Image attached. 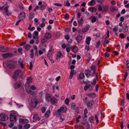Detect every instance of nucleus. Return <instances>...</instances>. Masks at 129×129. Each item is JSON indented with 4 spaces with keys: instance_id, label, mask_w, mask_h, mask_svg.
<instances>
[{
    "instance_id": "nucleus-48",
    "label": "nucleus",
    "mask_w": 129,
    "mask_h": 129,
    "mask_svg": "<svg viewBox=\"0 0 129 129\" xmlns=\"http://www.w3.org/2000/svg\"><path fill=\"white\" fill-rule=\"evenodd\" d=\"M86 55L88 57V59L89 60H90L91 58L90 53H88L86 54Z\"/></svg>"
},
{
    "instance_id": "nucleus-56",
    "label": "nucleus",
    "mask_w": 129,
    "mask_h": 129,
    "mask_svg": "<svg viewBox=\"0 0 129 129\" xmlns=\"http://www.w3.org/2000/svg\"><path fill=\"white\" fill-rule=\"evenodd\" d=\"M81 13L77 12V17L79 18H80L81 15Z\"/></svg>"
},
{
    "instance_id": "nucleus-55",
    "label": "nucleus",
    "mask_w": 129,
    "mask_h": 129,
    "mask_svg": "<svg viewBox=\"0 0 129 129\" xmlns=\"http://www.w3.org/2000/svg\"><path fill=\"white\" fill-rule=\"evenodd\" d=\"M107 36L105 38V39H108L109 37V31L108 30L107 31Z\"/></svg>"
},
{
    "instance_id": "nucleus-39",
    "label": "nucleus",
    "mask_w": 129,
    "mask_h": 129,
    "mask_svg": "<svg viewBox=\"0 0 129 129\" xmlns=\"http://www.w3.org/2000/svg\"><path fill=\"white\" fill-rule=\"evenodd\" d=\"M46 4L45 5H43L41 6L40 8V9L41 10H43L45 9L46 8Z\"/></svg>"
},
{
    "instance_id": "nucleus-24",
    "label": "nucleus",
    "mask_w": 129,
    "mask_h": 129,
    "mask_svg": "<svg viewBox=\"0 0 129 129\" xmlns=\"http://www.w3.org/2000/svg\"><path fill=\"white\" fill-rule=\"evenodd\" d=\"M88 10L92 13L95 12L96 10L94 7H90L88 8Z\"/></svg>"
},
{
    "instance_id": "nucleus-53",
    "label": "nucleus",
    "mask_w": 129,
    "mask_h": 129,
    "mask_svg": "<svg viewBox=\"0 0 129 129\" xmlns=\"http://www.w3.org/2000/svg\"><path fill=\"white\" fill-rule=\"evenodd\" d=\"M30 87L31 89L33 90H35L36 89V88L34 85L31 86Z\"/></svg>"
},
{
    "instance_id": "nucleus-27",
    "label": "nucleus",
    "mask_w": 129,
    "mask_h": 129,
    "mask_svg": "<svg viewBox=\"0 0 129 129\" xmlns=\"http://www.w3.org/2000/svg\"><path fill=\"white\" fill-rule=\"evenodd\" d=\"M110 9L111 12H113L114 11H117V8L116 7L112 6L110 8Z\"/></svg>"
},
{
    "instance_id": "nucleus-18",
    "label": "nucleus",
    "mask_w": 129,
    "mask_h": 129,
    "mask_svg": "<svg viewBox=\"0 0 129 129\" xmlns=\"http://www.w3.org/2000/svg\"><path fill=\"white\" fill-rule=\"evenodd\" d=\"M38 103L36 100H35L31 102V104L32 105L33 107L35 108L38 104Z\"/></svg>"
},
{
    "instance_id": "nucleus-35",
    "label": "nucleus",
    "mask_w": 129,
    "mask_h": 129,
    "mask_svg": "<svg viewBox=\"0 0 129 129\" xmlns=\"http://www.w3.org/2000/svg\"><path fill=\"white\" fill-rule=\"evenodd\" d=\"M83 18H81L78 21V23L79 25H81L83 24Z\"/></svg>"
},
{
    "instance_id": "nucleus-52",
    "label": "nucleus",
    "mask_w": 129,
    "mask_h": 129,
    "mask_svg": "<svg viewBox=\"0 0 129 129\" xmlns=\"http://www.w3.org/2000/svg\"><path fill=\"white\" fill-rule=\"evenodd\" d=\"M128 75V73L127 72H126L125 73V75H124V79L123 80H125L127 78Z\"/></svg>"
},
{
    "instance_id": "nucleus-58",
    "label": "nucleus",
    "mask_w": 129,
    "mask_h": 129,
    "mask_svg": "<svg viewBox=\"0 0 129 129\" xmlns=\"http://www.w3.org/2000/svg\"><path fill=\"white\" fill-rule=\"evenodd\" d=\"M41 111H42V112L43 113H44L45 112V111H46V109H45V108L44 107H42L41 109Z\"/></svg>"
},
{
    "instance_id": "nucleus-40",
    "label": "nucleus",
    "mask_w": 129,
    "mask_h": 129,
    "mask_svg": "<svg viewBox=\"0 0 129 129\" xmlns=\"http://www.w3.org/2000/svg\"><path fill=\"white\" fill-rule=\"evenodd\" d=\"M47 39L45 38H42L41 40V42L42 44H43L45 42H46L47 41Z\"/></svg>"
},
{
    "instance_id": "nucleus-7",
    "label": "nucleus",
    "mask_w": 129,
    "mask_h": 129,
    "mask_svg": "<svg viewBox=\"0 0 129 129\" xmlns=\"http://www.w3.org/2000/svg\"><path fill=\"white\" fill-rule=\"evenodd\" d=\"M8 47H4L0 45V51L1 52H4L7 51L8 50Z\"/></svg>"
},
{
    "instance_id": "nucleus-22",
    "label": "nucleus",
    "mask_w": 129,
    "mask_h": 129,
    "mask_svg": "<svg viewBox=\"0 0 129 129\" xmlns=\"http://www.w3.org/2000/svg\"><path fill=\"white\" fill-rule=\"evenodd\" d=\"M95 4V0H91L88 2V5L89 6H93Z\"/></svg>"
},
{
    "instance_id": "nucleus-12",
    "label": "nucleus",
    "mask_w": 129,
    "mask_h": 129,
    "mask_svg": "<svg viewBox=\"0 0 129 129\" xmlns=\"http://www.w3.org/2000/svg\"><path fill=\"white\" fill-rule=\"evenodd\" d=\"M10 119L11 122H12L15 123L16 121V118L17 116H12V115H10Z\"/></svg>"
},
{
    "instance_id": "nucleus-43",
    "label": "nucleus",
    "mask_w": 129,
    "mask_h": 129,
    "mask_svg": "<svg viewBox=\"0 0 129 129\" xmlns=\"http://www.w3.org/2000/svg\"><path fill=\"white\" fill-rule=\"evenodd\" d=\"M91 70L92 71H96L95 70V67L94 65H92L91 68Z\"/></svg>"
},
{
    "instance_id": "nucleus-51",
    "label": "nucleus",
    "mask_w": 129,
    "mask_h": 129,
    "mask_svg": "<svg viewBox=\"0 0 129 129\" xmlns=\"http://www.w3.org/2000/svg\"><path fill=\"white\" fill-rule=\"evenodd\" d=\"M65 102L66 105H68L69 103V99L68 98L66 99L65 100Z\"/></svg>"
},
{
    "instance_id": "nucleus-3",
    "label": "nucleus",
    "mask_w": 129,
    "mask_h": 129,
    "mask_svg": "<svg viewBox=\"0 0 129 129\" xmlns=\"http://www.w3.org/2000/svg\"><path fill=\"white\" fill-rule=\"evenodd\" d=\"M8 117L4 113L0 114V120L3 121H6L8 120Z\"/></svg>"
},
{
    "instance_id": "nucleus-9",
    "label": "nucleus",
    "mask_w": 129,
    "mask_h": 129,
    "mask_svg": "<svg viewBox=\"0 0 129 129\" xmlns=\"http://www.w3.org/2000/svg\"><path fill=\"white\" fill-rule=\"evenodd\" d=\"M52 47H51L50 48L47 54V56L49 59H50L51 58L52 55Z\"/></svg>"
},
{
    "instance_id": "nucleus-63",
    "label": "nucleus",
    "mask_w": 129,
    "mask_h": 129,
    "mask_svg": "<svg viewBox=\"0 0 129 129\" xmlns=\"http://www.w3.org/2000/svg\"><path fill=\"white\" fill-rule=\"evenodd\" d=\"M64 38L65 39H67V40H68L70 38L69 36L68 35H67L65 36Z\"/></svg>"
},
{
    "instance_id": "nucleus-32",
    "label": "nucleus",
    "mask_w": 129,
    "mask_h": 129,
    "mask_svg": "<svg viewBox=\"0 0 129 129\" xmlns=\"http://www.w3.org/2000/svg\"><path fill=\"white\" fill-rule=\"evenodd\" d=\"M35 14L33 13H31L30 14L29 17V19L30 20H31L34 17Z\"/></svg>"
},
{
    "instance_id": "nucleus-62",
    "label": "nucleus",
    "mask_w": 129,
    "mask_h": 129,
    "mask_svg": "<svg viewBox=\"0 0 129 129\" xmlns=\"http://www.w3.org/2000/svg\"><path fill=\"white\" fill-rule=\"evenodd\" d=\"M19 6L20 9H24V8L23 7L22 5V4H19Z\"/></svg>"
},
{
    "instance_id": "nucleus-28",
    "label": "nucleus",
    "mask_w": 129,
    "mask_h": 129,
    "mask_svg": "<svg viewBox=\"0 0 129 129\" xmlns=\"http://www.w3.org/2000/svg\"><path fill=\"white\" fill-rule=\"evenodd\" d=\"M50 113V110H47L45 114V116L47 118H48Z\"/></svg>"
},
{
    "instance_id": "nucleus-10",
    "label": "nucleus",
    "mask_w": 129,
    "mask_h": 129,
    "mask_svg": "<svg viewBox=\"0 0 129 129\" xmlns=\"http://www.w3.org/2000/svg\"><path fill=\"white\" fill-rule=\"evenodd\" d=\"M13 54L12 53H8L3 54L2 56L4 58H7L8 57L13 56Z\"/></svg>"
},
{
    "instance_id": "nucleus-46",
    "label": "nucleus",
    "mask_w": 129,
    "mask_h": 129,
    "mask_svg": "<svg viewBox=\"0 0 129 129\" xmlns=\"http://www.w3.org/2000/svg\"><path fill=\"white\" fill-rule=\"evenodd\" d=\"M30 126V124H25L24 125V127L26 129H28L29 128Z\"/></svg>"
},
{
    "instance_id": "nucleus-26",
    "label": "nucleus",
    "mask_w": 129,
    "mask_h": 129,
    "mask_svg": "<svg viewBox=\"0 0 129 129\" xmlns=\"http://www.w3.org/2000/svg\"><path fill=\"white\" fill-rule=\"evenodd\" d=\"M90 19L91 20L92 23H94L96 21V19L95 16H92L90 18Z\"/></svg>"
},
{
    "instance_id": "nucleus-31",
    "label": "nucleus",
    "mask_w": 129,
    "mask_h": 129,
    "mask_svg": "<svg viewBox=\"0 0 129 129\" xmlns=\"http://www.w3.org/2000/svg\"><path fill=\"white\" fill-rule=\"evenodd\" d=\"M91 38L90 37H88L86 39V42L87 44L88 45L90 44Z\"/></svg>"
},
{
    "instance_id": "nucleus-14",
    "label": "nucleus",
    "mask_w": 129,
    "mask_h": 129,
    "mask_svg": "<svg viewBox=\"0 0 129 129\" xmlns=\"http://www.w3.org/2000/svg\"><path fill=\"white\" fill-rule=\"evenodd\" d=\"M21 82H17L15 83L14 85V87L15 88H19L20 87Z\"/></svg>"
},
{
    "instance_id": "nucleus-23",
    "label": "nucleus",
    "mask_w": 129,
    "mask_h": 129,
    "mask_svg": "<svg viewBox=\"0 0 129 129\" xmlns=\"http://www.w3.org/2000/svg\"><path fill=\"white\" fill-rule=\"evenodd\" d=\"M52 35L51 34L49 33H47L45 35V38L47 39H49L51 37Z\"/></svg>"
},
{
    "instance_id": "nucleus-38",
    "label": "nucleus",
    "mask_w": 129,
    "mask_h": 129,
    "mask_svg": "<svg viewBox=\"0 0 129 129\" xmlns=\"http://www.w3.org/2000/svg\"><path fill=\"white\" fill-rule=\"evenodd\" d=\"M85 77L84 73H81L79 75V78L81 79H82L84 78Z\"/></svg>"
},
{
    "instance_id": "nucleus-25",
    "label": "nucleus",
    "mask_w": 129,
    "mask_h": 129,
    "mask_svg": "<svg viewBox=\"0 0 129 129\" xmlns=\"http://www.w3.org/2000/svg\"><path fill=\"white\" fill-rule=\"evenodd\" d=\"M63 57V55L62 53L58 51L57 52L56 57L58 58H62Z\"/></svg>"
},
{
    "instance_id": "nucleus-60",
    "label": "nucleus",
    "mask_w": 129,
    "mask_h": 129,
    "mask_svg": "<svg viewBox=\"0 0 129 129\" xmlns=\"http://www.w3.org/2000/svg\"><path fill=\"white\" fill-rule=\"evenodd\" d=\"M70 17L68 15L67 13H66L65 14V16H64V18L65 19H68Z\"/></svg>"
},
{
    "instance_id": "nucleus-36",
    "label": "nucleus",
    "mask_w": 129,
    "mask_h": 129,
    "mask_svg": "<svg viewBox=\"0 0 129 129\" xmlns=\"http://www.w3.org/2000/svg\"><path fill=\"white\" fill-rule=\"evenodd\" d=\"M103 8L105 11H107L108 9V5H105L103 7Z\"/></svg>"
},
{
    "instance_id": "nucleus-59",
    "label": "nucleus",
    "mask_w": 129,
    "mask_h": 129,
    "mask_svg": "<svg viewBox=\"0 0 129 129\" xmlns=\"http://www.w3.org/2000/svg\"><path fill=\"white\" fill-rule=\"evenodd\" d=\"M126 62L127 63L126 64V66L127 68L129 69V61L127 60L126 61Z\"/></svg>"
},
{
    "instance_id": "nucleus-44",
    "label": "nucleus",
    "mask_w": 129,
    "mask_h": 129,
    "mask_svg": "<svg viewBox=\"0 0 129 129\" xmlns=\"http://www.w3.org/2000/svg\"><path fill=\"white\" fill-rule=\"evenodd\" d=\"M96 80L95 79H93L92 81L91 82V83L92 85H95L96 84Z\"/></svg>"
},
{
    "instance_id": "nucleus-21",
    "label": "nucleus",
    "mask_w": 129,
    "mask_h": 129,
    "mask_svg": "<svg viewBox=\"0 0 129 129\" xmlns=\"http://www.w3.org/2000/svg\"><path fill=\"white\" fill-rule=\"evenodd\" d=\"M26 92L28 93H30L31 95H35V92L34 91H32L29 89H27V88H25Z\"/></svg>"
},
{
    "instance_id": "nucleus-17",
    "label": "nucleus",
    "mask_w": 129,
    "mask_h": 129,
    "mask_svg": "<svg viewBox=\"0 0 129 129\" xmlns=\"http://www.w3.org/2000/svg\"><path fill=\"white\" fill-rule=\"evenodd\" d=\"M28 120L26 119H19V122L21 123H25L28 122Z\"/></svg>"
},
{
    "instance_id": "nucleus-2",
    "label": "nucleus",
    "mask_w": 129,
    "mask_h": 129,
    "mask_svg": "<svg viewBox=\"0 0 129 129\" xmlns=\"http://www.w3.org/2000/svg\"><path fill=\"white\" fill-rule=\"evenodd\" d=\"M22 74V72L21 70L20 69H18L14 72L13 77L14 79H16L20 77Z\"/></svg>"
},
{
    "instance_id": "nucleus-20",
    "label": "nucleus",
    "mask_w": 129,
    "mask_h": 129,
    "mask_svg": "<svg viewBox=\"0 0 129 129\" xmlns=\"http://www.w3.org/2000/svg\"><path fill=\"white\" fill-rule=\"evenodd\" d=\"M33 118L35 121H39L40 119V118L38 116L37 114H35L34 115Z\"/></svg>"
},
{
    "instance_id": "nucleus-1",
    "label": "nucleus",
    "mask_w": 129,
    "mask_h": 129,
    "mask_svg": "<svg viewBox=\"0 0 129 129\" xmlns=\"http://www.w3.org/2000/svg\"><path fill=\"white\" fill-rule=\"evenodd\" d=\"M67 109V108L65 105H63L60 108L58 109L56 114V117H59L61 115V113H66Z\"/></svg>"
},
{
    "instance_id": "nucleus-61",
    "label": "nucleus",
    "mask_w": 129,
    "mask_h": 129,
    "mask_svg": "<svg viewBox=\"0 0 129 129\" xmlns=\"http://www.w3.org/2000/svg\"><path fill=\"white\" fill-rule=\"evenodd\" d=\"M104 56L105 57L108 58L109 57V55L107 52H106L104 54Z\"/></svg>"
},
{
    "instance_id": "nucleus-33",
    "label": "nucleus",
    "mask_w": 129,
    "mask_h": 129,
    "mask_svg": "<svg viewBox=\"0 0 129 129\" xmlns=\"http://www.w3.org/2000/svg\"><path fill=\"white\" fill-rule=\"evenodd\" d=\"M7 67L9 68H12L14 67V65L12 63H8L7 64Z\"/></svg>"
},
{
    "instance_id": "nucleus-4",
    "label": "nucleus",
    "mask_w": 129,
    "mask_h": 129,
    "mask_svg": "<svg viewBox=\"0 0 129 129\" xmlns=\"http://www.w3.org/2000/svg\"><path fill=\"white\" fill-rule=\"evenodd\" d=\"M27 81L25 83V88H27V87L29 86L30 85V83H31L33 81V79L30 77H29L27 78Z\"/></svg>"
},
{
    "instance_id": "nucleus-49",
    "label": "nucleus",
    "mask_w": 129,
    "mask_h": 129,
    "mask_svg": "<svg viewBox=\"0 0 129 129\" xmlns=\"http://www.w3.org/2000/svg\"><path fill=\"white\" fill-rule=\"evenodd\" d=\"M95 118L96 120V123H98L99 120L98 118V115H95Z\"/></svg>"
},
{
    "instance_id": "nucleus-54",
    "label": "nucleus",
    "mask_w": 129,
    "mask_h": 129,
    "mask_svg": "<svg viewBox=\"0 0 129 129\" xmlns=\"http://www.w3.org/2000/svg\"><path fill=\"white\" fill-rule=\"evenodd\" d=\"M11 123L10 124H9V127L10 128L12 127L14 125V123L12 122H11Z\"/></svg>"
},
{
    "instance_id": "nucleus-6",
    "label": "nucleus",
    "mask_w": 129,
    "mask_h": 129,
    "mask_svg": "<svg viewBox=\"0 0 129 129\" xmlns=\"http://www.w3.org/2000/svg\"><path fill=\"white\" fill-rule=\"evenodd\" d=\"M25 17V13L24 12H21L20 14L19 18L20 20H23Z\"/></svg>"
},
{
    "instance_id": "nucleus-5",
    "label": "nucleus",
    "mask_w": 129,
    "mask_h": 129,
    "mask_svg": "<svg viewBox=\"0 0 129 129\" xmlns=\"http://www.w3.org/2000/svg\"><path fill=\"white\" fill-rule=\"evenodd\" d=\"M50 102L52 105H54L57 104L58 103V100L55 97L53 96L52 97Z\"/></svg>"
},
{
    "instance_id": "nucleus-19",
    "label": "nucleus",
    "mask_w": 129,
    "mask_h": 129,
    "mask_svg": "<svg viewBox=\"0 0 129 129\" xmlns=\"http://www.w3.org/2000/svg\"><path fill=\"white\" fill-rule=\"evenodd\" d=\"M87 95L89 97L94 98L95 97L96 94L95 93H91L87 94Z\"/></svg>"
},
{
    "instance_id": "nucleus-57",
    "label": "nucleus",
    "mask_w": 129,
    "mask_h": 129,
    "mask_svg": "<svg viewBox=\"0 0 129 129\" xmlns=\"http://www.w3.org/2000/svg\"><path fill=\"white\" fill-rule=\"evenodd\" d=\"M121 105L122 106H124V99H123L121 102Z\"/></svg>"
},
{
    "instance_id": "nucleus-8",
    "label": "nucleus",
    "mask_w": 129,
    "mask_h": 129,
    "mask_svg": "<svg viewBox=\"0 0 129 129\" xmlns=\"http://www.w3.org/2000/svg\"><path fill=\"white\" fill-rule=\"evenodd\" d=\"M94 103V101L93 100H91L87 103V106L88 108H89L90 109H91V107Z\"/></svg>"
},
{
    "instance_id": "nucleus-34",
    "label": "nucleus",
    "mask_w": 129,
    "mask_h": 129,
    "mask_svg": "<svg viewBox=\"0 0 129 129\" xmlns=\"http://www.w3.org/2000/svg\"><path fill=\"white\" fill-rule=\"evenodd\" d=\"M23 48L25 49L26 50H29L30 48V46L29 45H25L23 46Z\"/></svg>"
},
{
    "instance_id": "nucleus-42",
    "label": "nucleus",
    "mask_w": 129,
    "mask_h": 129,
    "mask_svg": "<svg viewBox=\"0 0 129 129\" xmlns=\"http://www.w3.org/2000/svg\"><path fill=\"white\" fill-rule=\"evenodd\" d=\"M94 118L93 116H91L89 117L88 119V121L90 122H92L93 121Z\"/></svg>"
},
{
    "instance_id": "nucleus-11",
    "label": "nucleus",
    "mask_w": 129,
    "mask_h": 129,
    "mask_svg": "<svg viewBox=\"0 0 129 129\" xmlns=\"http://www.w3.org/2000/svg\"><path fill=\"white\" fill-rule=\"evenodd\" d=\"M90 27V26L88 25H86V26L82 29V31L83 32H87L88 30V29Z\"/></svg>"
},
{
    "instance_id": "nucleus-47",
    "label": "nucleus",
    "mask_w": 129,
    "mask_h": 129,
    "mask_svg": "<svg viewBox=\"0 0 129 129\" xmlns=\"http://www.w3.org/2000/svg\"><path fill=\"white\" fill-rule=\"evenodd\" d=\"M5 13L6 15L8 16H10L12 14V13L10 12H9L8 10L5 12Z\"/></svg>"
},
{
    "instance_id": "nucleus-15",
    "label": "nucleus",
    "mask_w": 129,
    "mask_h": 129,
    "mask_svg": "<svg viewBox=\"0 0 129 129\" xmlns=\"http://www.w3.org/2000/svg\"><path fill=\"white\" fill-rule=\"evenodd\" d=\"M89 88H90L89 89L90 90H91L92 89V87L90 84H88L87 85H85L84 87V89L86 91Z\"/></svg>"
},
{
    "instance_id": "nucleus-30",
    "label": "nucleus",
    "mask_w": 129,
    "mask_h": 129,
    "mask_svg": "<svg viewBox=\"0 0 129 129\" xmlns=\"http://www.w3.org/2000/svg\"><path fill=\"white\" fill-rule=\"evenodd\" d=\"M76 40L78 43H79L82 39V38L80 36H78L76 38Z\"/></svg>"
},
{
    "instance_id": "nucleus-64",
    "label": "nucleus",
    "mask_w": 129,
    "mask_h": 129,
    "mask_svg": "<svg viewBox=\"0 0 129 129\" xmlns=\"http://www.w3.org/2000/svg\"><path fill=\"white\" fill-rule=\"evenodd\" d=\"M118 26H116L115 27L113 28V30L114 31H117L118 30Z\"/></svg>"
},
{
    "instance_id": "nucleus-29",
    "label": "nucleus",
    "mask_w": 129,
    "mask_h": 129,
    "mask_svg": "<svg viewBox=\"0 0 129 129\" xmlns=\"http://www.w3.org/2000/svg\"><path fill=\"white\" fill-rule=\"evenodd\" d=\"M72 51L74 53H76L78 51V48L76 46H74L72 48Z\"/></svg>"
},
{
    "instance_id": "nucleus-16",
    "label": "nucleus",
    "mask_w": 129,
    "mask_h": 129,
    "mask_svg": "<svg viewBox=\"0 0 129 129\" xmlns=\"http://www.w3.org/2000/svg\"><path fill=\"white\" fill-rule=\"evenodd\" d=\"M45 97L46 101L48 102L50 101L52 98L51 95L49 94H47L45 96Z\"/></svg>"
},
{
    "instance_id": "nucleus-45",
    "label": "nucleus",
    "mask_w": 129,
    "mask_h": 129,
    "mask_svg": "<svg viewBox=\"0 0 129 129\" xmlns=\"http://www.w3.org/2000/svg\"><path fill=\"white\" fill-rule=\"evenodd\" d=\"M101 44V43L100 42V41H99L97 43L96 45L95 46V47L96 48H98L99 47V46H100V44Z\"/></svg>"
},
{
    "instance_id": "nucleus-13",
    "label": "nucleus",
    "mask_w": 129,
    "mask_h": 129,
    "mask_svg": "<svg viewBox=\"0 0 129 129\" xmlns=\"http://www.w3.org/2000/svg\"><path fill=\"white\" fill-rule=\"evenodd\" d=\"M84 73L87 78H89L91 75V72L89 70H87L85 71Z\"/></svg>"
},
{
    "instance_id": "nucleus-41",
    "label": "nucleus",
    "mask_w": 129,
    "mask_h": 129,
    "mask_svg": "<svg viewBox=\"0 0 129 129\" xmlns=\"http://www.w3.org/2000/svg\"><path fill=\"white\" fill-rule=\"evenodd\" d=\"M76 106L74 103H72L71 107L73 110H75L76 109Z\"/></svg>"
},
{
    "instance_id": "nucleus-50",
    "label": "nucleus",
    "mask_w": 129,
    "mask_h": 129,
    "mask_svg": "<svg viewBox=\"0 0 129 129\" xmlns=\"http://www.w3.org/2000/svg\"><path fill=\"white\" fill-rule=\"evenodd\" d=\"M9 8V6L8 5H7L4 8V10L5 11V13L8 10V9Z\"/></svg>"
},
{
    "instance_id": "nucleus-37",
    "label": "nucleus",
    "mask_w": 129,
    "mask_h": 129,
    "mask_svg": "<svg viewBox=\"0 0 129 129\" xmlns=\"http://www.w3.org/2000/svg\"><path fill=\"white\" fill-rule=\"evenodd\" d=\"M10 115H12V116H17V114L16 112L15 111H13L11 112Z\"/></svg>"
}]
</instances>
